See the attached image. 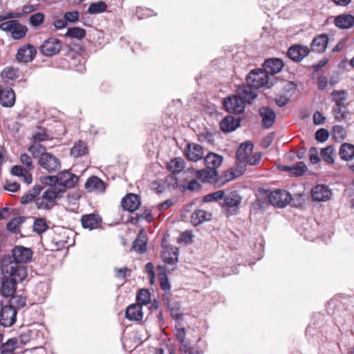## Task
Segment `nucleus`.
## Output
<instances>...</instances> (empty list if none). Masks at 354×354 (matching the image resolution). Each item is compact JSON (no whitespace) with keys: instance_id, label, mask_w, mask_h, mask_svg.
Listing matches in <instances>:
<instances>
[{"instance_id":"1","label":"nucleus","mask_w":354,"mask_h":354,"mask_svg":"<svg viewBox=\"0 0 354 354\" xmlns=\"http://www.w3.org/2000/svg\"><path fill=\"white\" fill-rule=\"evenodd\" d=\"M83 50L81 46L75 45V48L72 46V44L68 46L67 52L64 55V60L68 63V68L78 72L85 70V61L81 53Z\"/></svg>"},{"instance_id":"2","label":"nucleus","mask_w":354,"mask_h":354,"mask_svg":"<svg viewBox=\"0 0 354 354\" xmlns=\"http://www.w3.org/2000/svg\"><path fill=\"white\" fill-rule=\"evenodd\" d=\"M62 198L60 191L57 187H50L46 189L41 196H37L35 199V203L37 209L49 210L57 203V200Z\"/></svg>"},{"instance_id":"3","label":"nucleus","mask_w":354,"mask_h":354,"mask_svg":"<svg viewBox=\"0 0 354 354\" xmlns=\"http://www.w3.org/2000/svg\"><path fill=\"white\" fill-rule=\"evenodd\" d=\"M1 270L4 277H8L17 282L22 281L28 276L26 267L16 262L3 261Z\"/></svg>"},{"instance_id":"4","label":"nucleus","mask_w":354,"mask_h":354,"mask_svg":"<svg viewBox=\"0 0 354 354\" xmlns=\"http://www.w3.org/2000/svg\"><path fill=\"white\" fill-rule=\"evenodd\" d=\"M269 75L266 71L257 68L252 70L248 75L246 81L247 84L254 88H270L272 83L269 80Z\"/></svg>"},{"instance_id":"5","label":"nucleus","mask_w":354,"mask_h":354,"mask_svg":"<svg viewBox=\"0 0 354 354\" xmlns=\"http://www.w3.org/2000/svg\"><path fill=\"white\" fill-rule=\"evenodd\" d=\"M0 30L10 32L14 39L18 40L24 39L28 32V28L17 20L2 22L0 24Z\"/></svg>"},{"instance_id":"6","label":"nucleus","mask_w":354,"mask_h":354,"mask_svg":"<svg viewBox=\"0 0 354 354\" xmlns=\"http://www.w3.org/2000/svg\"><path fill=\"white\" fill-rule=\"evenodd\" d=\"M191 174L196 178L203 183H212L217 180L218 173L217 170L210 169L206 167L205 169L196 170L194 168L190 167L184 171V174Z\"/></svg>"},{"instance_id":"7","label":"nucleus","mask_w":354,"mask_h":354,"mask_svg":"<svg viewBox=\"0 0 354 354\" xmlns=\"http://www.w3.org/2000/svg\"><path fill=\"white\" fill-rule=\"evenodd\" d=\"M62 46L63 44L60 39L52 37L43 41L39 46V51L42 55L50 57L59 53Z\"/></svg>"},{"instance_id":"8","label":"nucleus","mask_w":354,"mask_h":354,"mask_svg":"<svg viewBox=\"0 0 354 354\" xmlns=\"http://www.w3.org/2000/svg\"><path fill=\"white\" fill-rule=\"evenodd\" d=\"M38 163L41 167L48 172H55L61 167L58 158L50 153H42L39 158Z\"/></svg>"},{"instance_id":"9","label":"nucleus","mask_w":354,"mask_h":354,"mask_svg":"<svg viewBox=\"0 0 354 354\" xmlns=\"http://www.w3.org/2000/svg\"><path fill=\"white\" fill-rule=\"evenodd\" d=\"M291 195L286 190H275L270 193L268 201L274 206L283 207L291 201Z\"/></svg>"},{"instance_id":"10","label":"nucleus","mask_w":354,"mask_h":354,"mask_svg":"<svg viewBox=\"0 0 354 354\" xmlns=\"http://www.w3.org/2000/svg\"><path fill=\"white\" fill-rule=\"evenodd\" d=\"M223 106L227 112L234 114H240L245 109L243 102L236 94L225 98L223 101Z\"/></svg>"},{"instance_id":"11","label":"nucleus","mask_w":354,"mask_h":354,"mask_svg":"<svg viewBox=\"0 0 354 354\" xmlns=\"http://www.w3.org/2000/svg\"><path fill=\"white\" fill-rule=\"evenodd\" d=\"M59 174V188L58 191L62 194L66 189L73 187L78 181V177L68 171H63Z\"/></svg>"},{"instance_id":"12","label":"nucleus","mask_w":354,"mask_h":354,"mask_svg":"<svg viewBox=\"0 0 354 354\" xmlns=\"http://www.w3.org/2000/svg\"><path fill=\"white\" fill-rule=\"evenodd\" d=\"M241 198L236 191L231 192L224 197L223 207L227 208V214H236L239 209Z\"/></svg>"},{"instance_id":"13","label":"nucleus","mask_w":354,"mask_h":354,"mask_svg":"<svg viewBox=\"0 0 354 354\" xmlns=\"http://www.w3.org/2000/svg\"><path fill=\"white\" fill-rule=\"evenodd\" d=\"M17 309L12 305L4 306L0 311V324L4 327L11 326L16 322Z\"/></svg>"},{"instance_id":"14","label":"nucleus","mask_w":354,"mask_h":354,"mask_svg":"<svg viewBox=\"0 0 354 354\" xmlns=\"http://www.w3.org/2000/svg\"><path fill=\"white\" fill-rule=\"evenodd\" d=\"M12 256L14 259L12 262H16L18 264L26 263L30 261L32 252L30 248L16 245L12 250Z\"/></svg>"},{"instance_id":"15","label":"nucleus","mask_w":354,"mask_h":354,"mask_svg":"<svg viewBox=\"0 0 354 354\" xmlns=\"http://www.w3.org/2000/svg\"><path fill=\"white\" fill-rule=\"evenodd\" d=\"M37 54V50L32 44H28L21 46L16 54V59L19 62L28 63L32 62Z\"/></svg>"},{"instance_id":"16","label":"nucleus","mask_w":354,"mask_h":354,"mask_svg":"<svg viewBox=\"0 0 354 354\" xmlns=\"http://www.w3.org/2000/svg\"><path fill=\"white\" fill-rule=\"evenodd\" d=\"M81 224L83 228L93 230L100 228L102 225V218L97 214H84L81 218Z\"/></svg>"},{"instance_id":"17","label":"nucleus","mask_w":354,"mask_h":354,"mask_svg":"<svg viewBox=\"0 0 354 354\" xmlns=\"http://www.w3.org/2000/svg\"><path fill=\"white\" fill-rule=\"evenodd\" d=\"M311 197L315 201L322 202L328 201L331 197V191L325 185H317L311 189Z\"/></svg>"},{"instance_id":"18","label":"nucleus","mask_w":354,"mask_h":354,"mask_svg":"<svg viewBox=\"0 0 354 354\" xmlns=\"http://www.w3.org/2000/svg\"><path fill=\"white\" fill-rule=\"evenodd\" d=\"M185 156L187 159L193 162L201 160L204 156L203 147L196 143H189L185 148Z\"/></svg>"},{"instance_id":"19","label":"nucleus","mask_w":354,"mask_h":354,"mask_svg":"<svg viewBox=\"0 0 354 354\" xmlns=\"http://www.w3.org/2000/svg\"><path fill=\"white\" fill-rule=\"evenodd\" d=\"M254 89L253 87L248 84L247 85H242L238 87L236 95L243 102L245 105L246 103L251 104L256 98L257 93Z\"/></svg>"},{"instance_id":"20","label":"nucleus","mask_w":354,"mask_h":354,"mask_svg":"<svg viewBox=\"0 0 354 354\" xmlns=\"http://www.w3.org/2000/svg\"><path fill=\"white\" fill-rule=\"evenodd\" d=\"M121 204L124 210L132 212L140 207L141 205L140 198L137 194H128L122 198Z\"/></svg>"},{"instance_id":"21","label":"nucleus","mask_w":354,"mask_h":354,"mask_svg":"<svg viewBox=\"0 0 354 354\" xmlns=\"http://www.w3.org/2000/svg\"><path fill=\"white\" fill-rule=\"evenodd\" d=\"M310 53V49L307 46L301 45H295L289 48L287 54L290 59L295 62H300Z\"/></svg>"},{"instance_id":"22","label":"nucleus","mask_w":354,"mask_h":354,"mask_svg":"<svg viewBox=\"0 0 354 354\" xmlns=\"http://www.w3.org/2000/svg\"><path fill=\"white\" fill-rule=\"evenodd\" d=\"M15 102V93L11 88L0 84V104L3 107H12Z\"/></svg>"},{"instance_id":"23","label":"nucleus","mask_w":354,"mask_h":354,"mask_svg":"<svg viewBox=\"0 0 354 354\" xmlns=\"http://www.w3.org/2000/svg\"><path fill=\"white\" fill-rule=\"evenodd\" d=\"M125 317L132 322H139L143 318L142 306L140 304L129 306L125 310Z\"/></svg>"},{"instance_id":"24","label":"nucleus","mask_w":354,"mask_h":354,"mask_svg":"<svg viewBox=\"0 0 354 354\" xmlns=\"http://www.w3.org/2000/svg\"><path fill=\"white\" fill-rule=\"evenodd\" d=\"M85 189L88 192L102 193L106 189L105 183L100 178L93 176L88 178L84 185Z\"/></svg>"},{"instance_id":"25","label":"nucleus","mask_w":354,"mask_h":354,"mask_svg":"<svg viewBox=\"0 0 354 354\" xmlns=\"http://www.w3.org/2000/svg\"><path fill=\"white\" fill-rule=\"evenodd\" d=\"M283 62L279 58H270L265 61L263 69L268 75H275L279 73L283 67Z\"/></svg>"},{"instance_id":"26","label":"nucleus","mask_w":354,"mask_h":354,"mask_svg":"<svg viewBox=\"0 0 354 354\" xmlns=\"http://www.w3.org/2000/svg\"><path fill=\"white\" fill-rule=\"evenodd\" d=\"M259 114L262 118V127L264 128H270L273 125L276 120V114L274 111L268 107H261L259 109Z\"/></svg>"},{"instance_id":"27","label":"nucleus","mask_w":354,"mask_h":354,"mask_svg":"<svg viewBox=\"0 0 354 354\" xmlns=\"http://www.w3.org/2000/svg\"><path fill=\"white\" fill-rule=\"evenodd\" d=\"M334 24L340 29H349L354 26V16L350 14H341L334 19Z\"/></svg>"},{"instance_id":"28","label":"nucleus","mask_w":354,"mask_h":354,"mask_svg":"<svg viewBox=\"0 0 354 354\" xmlns=\"http://www.w3.org/2000/svg\"><path fill=\"white\" fill-rule=\"evenodd\" d=\"M253 144L251 142L242 143L236 151V159L242 164H245L249 156L252 154Z\"/></svg>"},{"instance_id":"29","label":"nucleus","mask_w":354,"mask_h":354,"mask_svg":"<svg viewBox=\"0 0 354 354\" xmlns=\"http://www.w3.org/2000/svg\"><path fill=\"white\" fill-rule=\"evenodd\" d=\"M176 329V337L180 344V351L182 352H187L189 351V343L186 341V330L184 326L180 322H178L175 326Z\"/></svg>"},{"instance_id":"30","label":"nucleus","mask_w":354,"mask_h":354,"mask_svg":"<svg viewBox=\"0 0 354 354\" xmlns=\"http://www.w3.org/2000/svg\"><path fill=\"white\" fill-rule=\"evenodd\" d=\"M162 259L168 264H175L178 261V248L172 246L162 247Z\"/></svg>"},{"instance_id":"31","label":"nucleus","mask_w":354,"mask_h":354,"mask_svg":"<svg viewBox=\"0 0 354 354\" xmlns=\"http://www.w3.org/2000/svg\"><path fill=\"white\" fill-rule=\"evenodd\" d=\"M328 42V37L325 34L319 35L315 37L310 44V48L313 51L323 53L325 51Z\"/></svg>"},{"instance_id":"32","label":"nucleus","mask_w":354,"mask_h":354,"mask_svg":"<svg viewBox=\"0 0 354 354\" xmlns=\"http://www.w3.org/2000/svg\"><path fill=\"white\" fill-rule=\"evenodd\" d=\"M240 125V120L235 119L233 116L227 115L220 122V129L223 132L234 131Z\"/></svg>"},{"instance_id":"33","label":"nucleus","mask_w":354,"mask_h":354,"mask_svg":"<svg viewBox=\"0 0 354 354\" xmlns=\"http://www.w3.org/2000/svg\"><path fill=\"white\" fill-rule=\"evenodd\" d=\"M212 215L203 209H196L191 216V222L194 226H197L205 221L212 219Z\"/></svg>"},{"instance_id":"34","label":"nucleus","mask_w":354,"mask_h":354,"mask_svg":"<svg viewBox=\"0 0 354 354\" xmlns=\"http://www.w3.org/2000/svg\"><path fill=\"white\" fill-rule=\"evenodd\" d=\"M332 101L335 103L334 106H348V93L345 90H334L331 93Z\"/></svg>"},{"instance_id":"35","label":"nucleus","mask_w":354,"mask_h":354,"mask_svg":"<svg viewBox=\"0 0 354 354\" xmlns=\"http://www.w3.org/2000/svg\"><path fill=\"white\" fill-rule=\"evenodd\" d=\"M223 157L215 153L210 152L205 158L204 162L205 166L210 169L217 170L223 162Z\"/></svg>"},{"instance_id":"36","label":"nucleus","mask_w":354,"mask_h":354,"mask_svg":"<svg viewBox=\"0 0 354 354\" xmlns=\"http://www.w3.org/2000/svg\"><path fill=\"white\" fill-rule=\"evenodd\" d=\"M17 283L8 277H3L1 288L2 295L5 297L12 296L16 291Z\"/></svg>"},{"instance_id":"37","label":"nucleus","mask_w":354,"mask_h":354,"mask_svg":"<svg viewBox=\"0 0 354 354\" xmlns=\"http://www.w3.org/2000/svg\"><path fill=\"white\" fill-rule=\"evenodd\" d=\"M340 158L344 160H351L354 158V145L350 143H344L339 151Z\"/></svg>"},{"instance_id":"38","label":"nucleus","mask_w":354,"mask_h":354,"mask_svg":"<svg viewBox=\"0 0 354 354\" xmlns=\"http://www.w3.org/2000/svg\"><path fill=\"white\" fill-rule=\"evenodd\" d=\"M25 216H17L11 219L6 225L7 230L10 232L17 234L20 232V226L25 222Z\"/></svg>"},{"instance_id":"39","label":"nucleus","mask_w":354,"mask_h":354,"mask_svg":"<svg viewBox=\"0 0 354 354\" xmlns=\"http://www.w3.org/2000/svg\"><path fill=\"white\" fill-rule=\"evenodd\" d=\"M185 167V161L182 158H172L167 165V169L172 174H178Z\"/></svg>"},{"instance_id":"40","label":"nucleus","mask_w":354,"mask_h":354,"mask_svg":"<svg viewBox=\"0 0 354 354\" xmlns=\"http://www.w3.org/2000/svg\"><path fill=\"white\" fill-rule=\"evenodd\" d=\"M11 172L15 176L22 177L26 183L30 184L32 183V174L28 170L24 169L21 166L15 165L12 167Z\"/></svg>"},{"instance_id":"41","label":"nucleus","mask_w":354,"mask_h":354,"mask_svg":"<svg viewBox=\"0 0 354 354\" xmlns=\"http://www.w3.org/2000/svg\"><path fill=\"white\" fill-rule=\"evenodd\" d=\"M42 189L43 187L41 185H37L34 186L28 193L21 196V203L22 204H28L32 201H35V199L37 198V196L41 193Z\"/></svg>"},{"instance_id":"42","label":"nucleus","mask_w":354,"mask_h":354,"mask_svg":"<svg viewBox=\"0 0 354 354\" xmlns=\"http://www.w3.org/2000/svg\"><path fill=\"white\" fill-rule=\"evenodd\" d=\"M320 155L324 162L331 165L335 162L336 151L333 146L329 145L321 150Z\"/></svg>"},{"instance_id":"43","label":"nucleus","mask_w":354,"mask_h":354,"mask_svg":"<svg viewBox=\"0 0 354 354\" xmlns=\"http://www.w3.org/2000/svg\"><path fill=\"white\" fill-rule=\"evenodd\" d=\"M20 75L19 68L13 66L6 67L1 72V77L5 82H8L10 80H15Z\"/></svg>"},{"instance_id":"44","label":"nucleus","mask_w":354,"mask_h":354,"mask_svg":"<svg viewBox=\"0 0 354 354\" xmlns=\"http://www.w3.org/2000/svg\"><path fill=\"white\" fill-rule=\"evenodd\" d=\"M282 168L283 171H290L295 176H302L307 169L306 165L304 162H297L295 165L291 167L283 166Z\"/></svg>"},{"instance_id":"45","label":"nucleus","mask_w":354,"mask_h":354,"mask_svg":"<svg viewBox=\"0 0 354 354\" xmlns=\"http://www.w3.org/2000/svg\"><path fill=\"white\" fill-rule=\"evenodd\" d=\"M88 151L87 147L84 142L79 140L76 142L71 149V155L77 158L85 155Z\"/></svg>"},{"instance_id":"46","label":"nucleus","mask_w":354,"mask_h":354,"mask_svg":"<svg viewBox=\"0 0 354 354\" xmlns=\"http://www.w3.org/2000/svg\"><path fill=\"white\" fill-rule=\"evenodd\" d=\"M332 113L336 120L343 121L347 118V115L349 114L348 106H333Z\"/></svg>"},{"instance_id":"47","label":"nucleus","mask_w":354,"mask_h":354,"mask_svg":"<svg viewBox=\"0 0 354 354\" xmlns=\"http://www.w3.org/2000/svg\"><path fill=\"white\" fill-rule=\"evenodd\" d=\"M66 37L82 39L86 36V30L80 27H71L65 34Z\"/></svg>"},{"instance_id":"48","label":"nucleus","mask_w":354,"mask_h":354,"mask_svg":"<svg viewBox=\"0 0 354 354\" xmlns=\"http://www.w3.org/2000/svg\"><path fill=\"white\" fill-rule=\"evenodd\" d=\"M66 231L64 229H60L58 232H55L53 236V241L58 246H64L68 243L69 237L66 235Z\"/></svg>"},{"instance_id":"49","label":"nucleus","mask_w":354,"mask_h":354,"mask_svg":"<svg viewBox=\"0 0 354 354\" xmlns=\"http://www.w3.org/2000/svg\"><path fill=\"white\" fill-rule=\"evenodd\" d=\"M32 227L34 232H35L39 235L42 234L48 228L46 220L44 218H36L34 221Z\"/></svg>"},{"instance_id":"50","label":"nucleus","mask_w":354,"mask_h":354,"mask_svg":"<svg viewBox=\"0 0 354 354\" xmlns=\"http://www.w3.org/2000/svg\"><path fill=\"white\" fill-rule=\"evenodd\" d=\"M107 8V5L104 1L92 3L88 8V12L90 14H97L104 12Z\"/></svg>"},{"instance_id":"51","label":"nucleus","mask_w":354,"mask_h":354,"mask_svg":"<svg viewBox=\"0 0 354 354\" xmlns=\"http://www.w3.org/2000/svg\"><path fill=\"white\" fill-rule=\"evenodd\" d=\"M136 299L138 304L142 306L147 304L151 301V293L147 289H141L137 294Z\"/></svg>"},{"instance_id":"52","label":"nucleus","mask_w":354,"mask_h":354,"mask_svg":"<svg viewBox=\"0 0 354 354\" xmlns=\"http://www.w3.org/2000/svg\"><path fill=\"white\" fill-rule=\"evenodd\" d=\"M37 129L39 130V131L35 133L32 136V142L35 143H39L40 142L48 140L49 139V136L47 133L46 129L42 128L41 127H38Z\"/></svg>"},{"instance_id":"53","label":"nucleus","mask_w":354,"mask_h":354,"mask_svg":"<svg viewBox=\"0 0 354 354\" xmlns=\"http://www.w3.org/2000/svg\"><path fill=\"white\" fill-rule=\"evenodd\" d=\"M17 344V341L15 339H10L1 346L0 350L8 354H12L16 348Z\"/></svg>"},{"instance_id":"54","label":"nucleus","mask_w":354,"mask_h":354,"mask_svg":"<svg viewBox=\"0 0 354 354\" xmlns=\"http://www.w3.org/2000/svg\"><path fill=\"white\" fill-rule=\"evenodd\" d=\"M44 19L45 17L42 12H37L30 16L29 22L33 27H37L44 23Z\"/></svg>"},{"instance_id":"55","label":"nucleus","mask_w":354,"mask_h":354,"mask_svg":"<svg viewBox=\"0 0 354 354\" xmlns=\"http://www.w3.org/2000/svg\"><path fill=\"white\" fill-rule=\"evenodd\" d=\"M169 307L170 314L173 319L179 320L182 319L183 313L180 308V305L178 303H175Z\"/></svg>"},{"instance_id":"56","label":"nucleus","mask_w":354,"mask_h":354,"mask_svg":"<svg viewBox=\"0 0 354 354\" xmlns=\"http://www.w3.org/2000/svg\"><path fill=\"white\" fill-rule=\"evenodd\" d=\"M46 147L39 143L33 142L29 147L28 151L33 156H37L46 152Z\"/></svg>"},{"instance_id":"57","label":"nucleus","mask_w":354,"mask_h":354,"mask_svg":"<svg viewBox=\"0 0 354 354\" xmlns=\"http://www.w3.org/2000/svg\"><path fill=\"white\" fill-rule=\"evenodd\" d=\"M133 248L139 253H143L147 250V241L143 239L137 238L132 244Z\"/></svg>"},{"instance_id":"58","label":"nucleus","mask_w":354,"mask_h":354,"mask_svg":"<svg viewBox=\"0 0 354 354\" xmlns=\"http://www.w3.org/2000/svg\"><path fill=\"white\" fill-rule=\"evenodd\" d=\"M20 161L22 165L26 166V169L29 171L32 170L34 168L31 157L26 154L23 153L20 156Z\"/></svg>"},{"instance_id":"59","label":"nucleus","mask_w":354,"mask_h":354,"mask_svg":"<svg viewBox=\"0 0 354 354\" xmlns=\"http://www.w3.org/2000/svg\"><path fill=\"white\" fill-rule=\"evenodd\" d=\"M333 133L336 138L344 140L346 137V129L340 125H336L333 127Z\"/></svg>"},{"instance_id":"60","label":"nucleus","mask_w":354,"mask_h":354,"mask_svg":"<svg viewBox=\"0 0 354 354\" xmlns=\"http://www.w3.org/2000/svg\"><path fill=\"white\" fill-rule=\"evenodd\" d=\"M160 280V286L162 290H163L165 292H169L170 291V284L169 283L168 278L165 273H163L159 277Z\"/></svg>"},{"instance_id":"61","label":"nucleus","mask_w":354,"mask_h":354,"mask_svg":"<svg viewBox=\"0 0 354 354\" xmlns=\"http://www.w3.org/2000/svg\"><path fill=\"white\" fill-rule=\"evenodd\" d=\"M64 18L66 19L67 24L68 22L75 23L79 20L80 13L77 10L66 12L64 15Z\"/></svg>"},{"instance_id":"62","label":"nucleus","mask_w":354,"mask_h":354,"mask_svg":"<svg viewBox=\"0 0 354 354\" xmlns=\"http://www.w3.org/2000/svg\"><path fill=\"white\" fill-rule=\"evenodd\" d=\"M3 187L8 192H16L19 190L20 184L16 181L6 180Z\"/></svg>"},{"instance_id":"63","label":"nucleus","mask_w":354,"mask_h":354,"mask_svg":"<svg viewBox=\"0 0 354 354\" xmlns=\"http://www.w3.org/2000/svg\"><path fill=\"white\" fill-rule=\"evenodd\" d=\"M329 137L328 131L325 129H320L315 133V138L319 142H325Z\"/></svg>"},{"instance_id":"64","label":"nucleus","mask_w":354,"mask_h":354,"mask_svg":"<svg viewBox=\"0 0 354 354\" xmlns=\"http://www.w3.org/2000/svg\"><path fill=\"white\" fill-rule=\"evenodd\" d=\"M10 303L12 304H16L18 308L24 307L26 305V298L13 295L11 296Z\"/></svg>"}]
</instances>
